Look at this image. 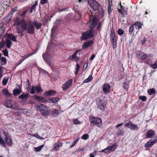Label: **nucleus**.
Here are the masks:
<instances>
[{"label": "nucleus", "instance_id": "nucleus-52", "mask_svg": "<svg viewBox=\"0 0 157 157\" xmlns=\"http://www.w3.org/2000/svg\"><path fill=\"white\" fill-rule=\"evenodd\" d=\"M8 81V79L6 78H4L2 80V84L3 86L6 85Z\"/></svg>", "mask_w": 157, "mask_h": 157}, {"label": "nucleus", "instance_id": "nucleus-25", "mask_svg": "<svg viewBox=\"0 0 157 157\" xmlns=\"http://www.w3.org/2000/svg\"><path fill=\"white\" fill-rule=\"evenodd\" d=\"M8 37L12 41L14 42H17L16 36H14L11 34H9L8 35Z\"/></svg>", "mask_w": 157, "mask_h": 157}, {"label": "nucleus", "instance_id": "nucleus-13", "mask_svg": "<svg viewBox=\"0 0 157 157\" xmlns=\"http://www.w3.org/2000/svg\"><path fill=\"white\" fill-rule=\"evenodd\" d=\"M56 93V92L53 90H51L46 91L44 93V95L45 96H53Z\"/></svg>", "mask_w": 157, "mask_h": 157}, {"label": "nucleus", "instance_id": "nucleus-37", "mask_svg": "<svg viewBox=\"0 0 157 157\" xmlns=\"http://www.w3.org/2000/svg\"><path fill=\"white\" fill-rule=\"evenodd\" d=\"M98 17L100 18H102L104 16V12L103 10L101 11H99L98 12Z\"/></svg>", "mask_w": 157, "mask_h": 157}, {"label": "nucleus", "instance_id": "nucleus-24", "mask_svg": "<svg viewBox=\"0 0 157 157\" xmlns=\"http://www.w3.org/2000/svg\"><path fill=\"white\" fill-rule=\"evenodd\" d=\"M110 40L113 44V48L114 49L116 48L117 44L116 38H110Z\"/></svg>", "mask_w": 157, "mask_h": 157}, {"label": "nucleus", "instance_id": "nucleus-63", "mask_svg": "<svg viewBox=\"0 0 157 157\" xmlns=\"http://www.w3.org/2000/svg\"><path fill=\"white\" fill-rule=\"evenodd\" d=\"M147 57V55L146 54H144L142 56L141 58L140 59L144 60L146 59Z\"/></svg>", "mask_w": 157, "mask_h": 157}, {"label": "nucleus", "instance_id": "nucleus-10", "mask_svg": "<svg viewBox=\"0 0 157 157\" xmlns=\"http://www.w3.org/2000/svg\"><path fill=\"white\" fill-rule=\"evenodd\" d=\"M33 98L35 100L40 102L46 103L48 101V100L45 99L43 97H40L36 95H34Z\"/></svg>", "mask_w": 157, "mask_h": 157}, {"label": "nucleus", "instance_id": "nucleus-41", "mask_svg": "<svg viewBox=\"0 0 157 157\" xmlns=\"http://www.w3.org/2000/svg\"><path fill=\"white\" fill-rule=\"evenodd\" d=\"M81 51V50H76L75 52L74 53V54L71 56L72 58L73 59H75V58L77 56V53L79 52H80Z\"/></svg>", "mask_w": 157, "mask_h": 157}, {"label": "nucleus", "instance_id": "nucleus-34", "mask_svg": "<svg viewBox=\"0 0 157 157\" xmlns=\"http://www.w3.org/2000/svg\"><path fill=\"white\" fill-rule=\"evenodd\" d=\"M35 90L38 93H41L42 92L43 90L40 86H37L35 87Z\"/></svg>", "mask_w": 157, "mask_h": 157}, {"label": "nucleus", "instance_id": "nucleus-2", "mask_svg": "<svg viewBox=\"0 0 157 157\" xmlns=\"http://www.w3.org/2000/svg\"><path fill=\"white\" fill-rule=\"evenodd\" d=\"M36 109L40 111L41 114L44 116H47L49 115L50 111L48 108L46 106H44L42 104H40L36 105Z\"/></svg>", "mask_w": 157, "mask_h": 157}, {"label": "nucleus", "instance_id": "nucleus-7", "mask_svg": "<svg viewBox=\"0 0 157 157\" xmlns=\"http://www.w3.org/2000/svg\"><path fill=\"white\" fill-rule=\"evenodd\" d=\"M72 83V79H70L66 81L65 83L63 85L62 87L63 91L67 90L71 85Z\"/></svg>", "mask_w": 157, "mask_h": 157}, {"label": "nucleus", "instance_id": "nucleus-3", "mask_svg": "<svg viewBox=\"0 0 157 157\" xmlns=\"http://www.w3.org/2000/svg\"><path fill=\"white\" fill-rule=\"evenodd\" d=\"M91 15H89L90 23H91L90 28V29H93L95 28L97 25L98 19L96 15H93L92 12H91Z\"/></svg>", "mask_w": 157, "mask_h": 157}, {"label": "nucleus", "instance_id": "nucleus-5", "mask_svg": "<svg viewBox=\"0 0 157 157\" xmlns=\"http://www.w3.org/2000/svg\"><path fill=\"white\" fill-rule=\"evenodd\" d=\"M88 3L90 8L94 11L98 10L99 8V4L95 0H88Z\"/></svg>", "mask_w": 157, "mask_h": 157}, {"label": "nucleus", "instance_id": "nucleus-22", "mask_svg": "<svg viewBox=\"0 0 157 157\" xmlns=\"http://www.w3.org/2000/svg\"><path fill=\"white\" fill-rule=\"evenodd\" d=\"M90 38L87 33L86 32H83L82 34V36L81 37V39L85 40L88 38Z\"/></svg>", "mask_w": 157, "mask_h": 157}, {"label": "nucleus", "instance_id": "nucleus-15", "mask_svg": "<svg viewBox=\"0 0 157 157\" xmlns=\"http://www.w3.org/2000/svg\"><path fill=\"white\" fill-rule=\"evenodd\" d=\"M32 24L33 26H34L36 27V29L37 30L40 29L42 25V24L41 23H39L36 21H34L33 22H32ZM33 27H34V26Z\"/></svg>", "mask_w": 157, "mask_h": 157}, {"label": "nucleus", "instance_id": "nucleus-28", "mask_svg": "<svg viewBox=\"0 0 157 157\" xmlns=\"http://www.w3.org/2000/svg\"><path fill=\"white\" fill-rule=\"evenodd\" d=\"M2 93L4 94L6 96L11 97L12 96L11 94H10L8 90L6 89H4L2 90Z\"/></svg>", "mask_w": 157, "mask_h": 157}, {"label": "nucleus", "instance_id": "nucleus-49", "mask_svg": "<svg viewBox=\"0 0 157 157\" xmlns=\"http://www.w3.org/2000/svg\"><path fill=\"white\" fill-rule=\"evenodd\" d=\"M139 99L143 101H144L147 100V97L144 96H140L139 97Z\"/></svg>", "mask_w": 157, "mask_h": 157}, {"label": "nucleus", "instance_id": "nucleus-32", "mask_svg": "<svg viewBox=\"0 0 157 157\" xmlns=\"http://www.w3.org/2000/svg\"><path fill=\"white\" fill-rule=\"evenodd\" d=\"M93 77L91 75H90L89 76V77L86 79H85L83 81V83H87L88 82H90L92 79Z\"/></svg>", "mask_w": 157, "mask_h": 157}, {"label": "nucleus", "instance_id": "nucleus-20", "mask_svg": "<svg viewBox=\"0 0 157 157\" xmlns=\"http://www.w3.org/2000/svg\"><path fill=\"white\" fill-rule=\"evenodd\" d=\"M60 98L59 97L52 98L48 99L50 102L53 103H56L58 102Z\"/></svg>", "mask_w": 157, "mask_h": 157}, {"label": "nucleus", "instance_id": "nucleus-4", "mask_svg": "<svg viewBox=\"0 0 157 157\" xmlns=\"http://www.w3.org/2000/svg\"><path fill=\"white\" fill-rule=\"evenodd\" d=\"M90 122L98 127L101 126L102 124V120L101 118L95 117L94 116H91L89 118Z\"/></svg>", "mask_w": 157, "mask_h": 157}, {"label": "nucleus", "instance_id": "nucleus-21", "mask_svg": "<svg viewBox=\"0 0 157 157\" xmlns=\"http://www.w3.org/2000/svg\"><path fill=\"white\" fill-rule=\"evenodd\" d=\"M21 92V90H19L18 89L15 88L13 91V94L14 96H16L20 94Z\"/></svg>", "mask_w": 157, "mask_h": 157}, {"label": "nucleus", "instance_id": "nucleus-45", "mask_svg": "<svg viewBox=\"0 0 157 157\" xmlns=\"http://www.w3.org/2000/svg\"><path fill=\"white\" fill-rule=\"evenodd\" d=\"M35 87H34L33 86H31V88L30 89V90L29 92L31 94H33L35 93Z\"/></svg>", "mask_w": 157, "mask_h": 157}, {"label": "nucleus", "instance_id": "nucleus-6", "mask_svg": "<svg viewBox=\"0 0 157 157\" xmlns=\"http://www.w3.org/2000/svg\"><path fill=\"white\" fill-rule=\"evenodd\" d=\"M96 104L98 108L102 111L105 110L106 103L104 101L98 98L96 101Z\"/></svg>", "mask_w": 157, "mask_h": 157}, {"label": "nucleus", "instance_id": "nucleus-11", "mask_svg": "<svg viewBox=\"0 0 157 157\" xmlns=\"http://www.w3.org/2000/svg\"><path fill=\"white\" fill-rule=\"evenodd\" d=\"M92 40H90L86 42H84L82 45V48L83 49L87 48L89 46H91L93 44Z\"/></svg>", "mask_w": 157, "mask_h": 157}, {"label": "nucleus", "instance_id": "nucleus-50", "mask_svg": "<svg viewBox=\"0 0 157 157\" xmlns=\"http://www.w3.org/2000/svg\"><path fill=\"white\" fill-rule=\"evenodd\" d=\"M11 103L10 101H7L5 102V105L7 107L9 108L11 105Z\"/></svg>", "mask_w": 157, "mask_h": 157}, {"label": "nucleus", "instance_id": "nucleus-27", "mask_svg": "<svg viewBox=\"0 0 157 157\" xmlns=\"http://www.w3.org/2000/svg\"><path fill=\"white\" fill-rule=\"evenodd\" d=\"M156 90L155 88L150 89L147 90V93L150 95L155 94L156 93Z\"/></svg>", "mask_w": 157, "mask_h": 157}, {"label": "nucleus", "instance_id": "nucleus-38", "mask_svg": "<svg viewBox=\"0 0 157 157\" xmlns=\"http://www.w3.org/2000/svg\"><path fill=\"white\" fill-rule=\"evenodd\" d=\"M102 23L101 22H99L97 25L96 29L97 31H100L101 29Z\"/></svg>", "mask_w": 157, "mask_h": 157}, {"label": "nucleus", "instance_id": "nucleus-39", "mask_svg": "<svg viewBox=\"0 0 157 157\" xmlns=\"http://www.w3.org/2000/svg\"><path fill=\"white\" fill-rule=\"evenodd\" d=\"M116 38L115 33L113 29L111 31L110 38Z\"/></svg>", "mask_w": 157, "mask_h": 157}, {"label": "nucleus", "instance_id": "nucleus-46", "mask_svg": "<svg viewBox=\"0 0 157 157\" xmlns=\"http://www.w3.org/2000/svg\"><path fill=\"white\" fill-rule=\"evenodd\" d=\"M47 3H48V0H41L40 2V6L41 5L43 6L44 4Z\"/></svg>", "mask_w": 157, "mask_h": 157}, {"label": "nucleus", "instance_id": "nucleus-51", "mask_svg": "<svg viewBox=\"0 0 157 157\" xmlns=\"http://www.w3.org/2000/svg\"><path fill=\"white\" fill-rule=\"evenodd\" d=\"M118 34L119 35H122L124 33V31L121 29H119L117 31Z\"/></svg>", "mask_w": 157, "mask_h": 157}, {"label": "nucleus", "instance_id": "nucleus-42", "mask_svg": "<svg viewBox=\"0 0 157 157\" xmlns=\"http://www.w3.org/2000/svg\"><path fill=\"white\" fill-rule=\"evenodd\" d=\"M132 124V123L130 121H129L125 124V126L131 129Z\"/></svg>", "mask_w": 157, "mask_h": 157}, {"label": "nucleus", "instance_id": "nucleus-12", "mask_svg": "<svg viewBox=\"0 0 157 157\" xmlns=\"http://www.w3.org/2000/svg\"><path fill=\"white\" fill-rule=\"evenodd\" d=\"M38 1L36 0L35 1L34 3L31 5L29 9V13H32L33 12H35L36 10V7L38 5Z\"/></svg>", "mask_w": 157, "mask_h": 157}, {"label": "nucleus", "instance_id": "nucleus-58", "mask_svg": "<svg viewBox=\"0 0 157 157\" xmlns=\"http://www.w3.org/2000/svg\"><path fill=\"white\" fill-rule=\"evenodd\" d=\"M150 67L152 68L153 69H155L157 68V66L156 65V63H155L154 64H150Z\"/></svg>", "mask_w": 157, "mask_h": 157}, {"label": "nucleus", "instance_id": "nucleus-31", "mask_svg": "<svg viewBox=\"0 0 157 157\" xmlns=\"http://www.w3.org/2000/svg\"><path fill=\"white\" fill-rule=\"evenodd\" d=\"M122 87L125 90L127 91L129 88V84L128 83L124 82L123 84Z\"/></svg>", "mask_w": 157, "mask_h": 157}, {"label": "nucleus", "instance_id": "nucleus-1", "mask_svg": "<svg viewBox=\"0 0 157 157\" xmlns=\"http://www.w3.org/2000/svg\"><path fill=\"white\" fill-rule=\"evenodd\" d=\"M29 9V7H24L19 13V16L14 19L13 22L14 25H20L23 31L26 30L28 34H32L35 33V28L33 25L32 21L25 20V18H27L26 14Z\"/></svg>", "mask_w": 157, "mask_h": 157}, {"label": "nucleus", "instance_id": "nucleus-8", "mask_svg": "<svg viewBox=\"0 0 157 157\" xmlns=\"http://www.w3.org/2000/svg\"><path fill=\"white\" fill-rule=\"evenodd\" d=\"M16 10H17L15 9H12L10 13L9 14L8 16L4 18V20H6L7 22H9L11 20L13 13L16 12Z\"/></svg>", "mask_w": 157, "mask_h": 157}, {"label": "nucleus", "instance_id": "nucleus-53", "mask_svg": "<svg viewBox=\"0 0 157 157\" xmlns=\"http://www.w3.org/2000/svg\"><path fill=\"white\" fill-rule=\"evenodd\" d=\"M99 152H104L105 153H107L109 152H110V151L109 150V149L108 148V147H107L106 148H105L104 149H103V150H102L101 151H99Z\"/></svg>", "mask_w": 157, "mask_h": 157}, {"label": "nucleus", "instance_id": "nucleus-54", "mask_svg": "<svg viewBox=\"0 0 157 157\" xmlns=\"http://www.w3.org/2000/svg\"><path fill=\"white\" fill-rule=\"evenodd\" d=\"M134 25H131L129 27V32L131 33H132L133 32L134 30Z\"/></svg>", "mask_w": 157, "mask_h": 157}, {"label": "nucleus", "instance_id": "nucleus-29", "mask_svg": "<svg viewBox=\"0 0 157 157\" xmlns=\"http://www.w3.org/2000/svg\"><path fill=\"white\" fill-rule=\"evenodd\" d=\"M6 47L8 48H10L12 44V42L8 39L6 41Z\"/></svg>", "mask_w": 157, "mask_h": 157}, {"label": "nucleus", "instance_id": "nucleus-47", "mask_svg": "<svg viewBox=\"0 0 157 157\" xmlns=\"http://www.w3.org/2000/svg\"><path fill=\"white\" fill-rule=\"evenodd\" d=\"M124 134V132L121 129H119L117 131V134L118 136H123Z\"/></svg>", "mask_w": 157, "mask_h": 157}, {"label": "nucleus", "instance_id": "nucleus-43", "mask_svg": "<svg viewBox=\"0 0 157 157\" xmlns=\"http://www.w3.org/2000/svg\"><path fill=\"white\" fill-rule=\"evenodd\" d=\"M0 144L2 146L4 147H6V145L5 141L2 139V138H0Z\"/></svg>", "mask_w": 157, "mask_h": 157}, {"label": "nucleus", "instance_id": "nucleus-55", "mask_svg": "<svg viewBox=\"0 0 157 157\" xmlns=\"http://www.w3.org/2000/svg\"><path fill=\"white\" fill-rule=\"evenodd\" d=\"M4 32V29L3 27L0 28V39L2 35Z\"/></svg>", "mask_w": 157, "mask_h": 157}, {"label": "nucleus", "instance_id": "nucleus-14", "mask_svg": "<svg viewBox=\"0 0 157 157\" xmlns=\"http://www.w3.org/2000/svg\"><path fill=\"white\" fill-rule=\"evenodd\" d=\"M50 114L53 117H56L59 115V113L58 110L55 109L52 110Z\"/></svg>", "mask_w": 157, "mask_h": 157}, {"label": "nucleus", "instance_id": "nucleus-30", "mask_svg": "<svg viewBox=\"0 0 157 157\" xmlns=\"http://www.w3.org/2000/svg\"><path fill=\"white\" fill-rule=\"evenodd\" d=\"M0 60L1 61V64L2 65H5L6 64V58L4 57H1Z\"/></svg>", "mask_w": 157, "mask_h": 157}, {"label": "nucleus", "instance_id": "nucleus-62", "mask_svg": "<svg viewBox=\"0 0 157 157\" xmlns=\"http://www.w3.org/2000/svg\"><path fill=\"white\" fill-rule=\"evenodd\" d=\"M26 84L28 87H30L31 84L29 82V79L27 80L26 82Z\"/></svg>", "mask_w": 157, "mask_h": 157}, {"label": "nucleus", "instance_id": "nucleus-33", "mask_svg": "<svg viewBox=\"0 0 157 157\" xmlns=\"http://www.w3.org/2000/svg\"><path fill=\"white\" fill-rule=\"evenodd\" d=\"M11 139V138H5V142L9 146H11L12 144V141Z\"/></svg>", "mask_w": 157, "mask_h": 157}, {"label": "nucleus", "instance_id": "nucleus-16", "mask_svg": "<svg viewBox=\"0 0 157 157\" xmlns=\"http://www.w3.org/2000/svg\"><path fill=\"white\" fill-rule=\"evenodd\" d=\"M120 3L121 10L118 9V11L123 16V17H124V15L126 14L127 12L125 10H124V7L121 5V2H120Z\"/></svg>", "mask_w": 157, "mask_h": 157}, {"label": "nucleus", "instance_id": "nucleus-60", "mask_svg": "<svg viewBox=\"0 0 157 157\" xmlns=\"http://www.w3.org/2000/svg\"><path fill=\"white\" fill-rule=\"evenodd\" d=\"M79 138H77V139L75 140L72 143L71 145L70 146V147H73L78 141Z\"/></svg>", "mask_w": 157, "mask_h": 157}, {"label": "nucleus", "instance_id": "nucleus-19", "mask_svg": "<svg viewBox=\"0 0 157 157\" xmlns=\"http://www.w3.org/2000/svg\"><path fill=\"white\" fill-rule=\"evenodd\" d=\"M155 133V132L153 130H150L148 131L147 132L146 137H152L154 136Z\"/></svg>", "mask_w": 157, "mask_h": 157}, {"label": "nucleus", "instance_id": "nucleus-36", "mask_svg": "<svg viewBox=\"0 0 157 157\" xmlns=\"http://www.w3.org/2000/svg\"><path fill=\"white\" fill-rule=\"evenodd\" d=\"M2 135L4 136V137H9L8 133L5 131H2V132H1L0 137H2Z\"/></svg>", "mask_w": 157, "mask_h": 157}, {"label": "nucleus", "instance_id": "nucleus-61", "mask_svg": "<svg viewBox=\"0 0 157 157\" xmlns=\"http://www.w3.org/2000/svg\"><path fill=\"white\" fill-rule=\"evenodd\" d=\"M146 41V39L145 37L144 38L143 40H141V43L142 45H144Z\"/></svg>", "mask_w": 157, "mask_h": 157}, {"label": "nucleus", "instance_id": "nucleus-40", "mask_svg": "<svg viewBox=\"0 0 157 157\" xmlns=\"http://www.w3.org/2000/svg\"><path fill=\"white\" fill-rule=\"evenodd\" d=\"M131 129L133 130H136L138 129V126L137 124H134L132 123Z\"/></svg>", "mask_w": 157, "mask_h": 157}, {"label": "nucleus", "instance_id": "nucleus-18", "mask_svg": "<svg viewBox=\"0 0 157 157\" xmlns=\"http://www.w3.org/2000/svg\"><path fill=\"white\" fill-rule=\"evenodd\" d=\"M134 26H135L136 28L139 30L140 29L142 28V26L143 25V23L142 22H140L139 21H136L135 22L134 24Z\"/></svg>", "mask_w": 157, "mask_h": 157}, {"label": "nucleus", "instance_id": "nucleus-26", "mask_svg": "<svg viewBox=\"0 0 157 157\" xmlns=\"http://www.w3.org/2000/svg\"><path fill=\"white\" fill-rule=\"evenodd\" d=\"M90 38H92L94 36V31L92 30H89L86 32Z\"/></svg>", "mask_w": 157, "mask_h": 157}, {"label": "nucleus", "instance_id": "nucleus-59", "mask_svg": "<svg viewBox=\"0 0 157 157\" xmlns=\"http://www.w3.org/2000/svg\"><path fill=\"white\" fill-rule=\"evenodd\" d=\"M36 53V52H33V53H31L29 54H28V55H27V56H26L25 58L24 59H25V60L27 58H28L29 57H30V56H33V55L35 54V53Z\"/></svg>", "mask_w": 157, "mask_h": 157}, {"label": "nucleus", "instance_id": "nucleus-23", "mask_svg": "<svg viewBox=\"0 0 157 157\" xmlns=\"http://www.w3.org/2000/svg\"><path fill=\"white\" fill-rule=\"evenodd\" d=\"M117 144L116 143H115L111 146H108V148L109 149V151H114L117 148Z\"/></svg>", "mask_w": 157, "mask_h": 157}, {"label": "nucleus", "instance_id": "nucleus-64", "mask_svg": "<svg viewBox=\"0 0 157 157\" xmlns=\"http://www.w3.org/2000/svg\"><path fill=\"white\" fill-rule=\"evenodd\" d=\"M96 154V153H92L90 155V157H94V156Z\"/></svg>", "mask_w": 157, "mask_h": 157}, {"label": "nucleus", "instance_id": "nucleus-56", "mask_svg": "<svg viewBox=\"0 0 157 157\" xmlns=\"http://www.w3.org/2000/svg\"><path fill=\"white\" fill-rule=\"evenodd\" d=\"M59 147L56 143L54 144V149L56 151H58L59 149Z\"/></svg>", "mask_w": 157, "mask_h": 157}, {"label": "nucleus", "instance_id": "nucleus-35", "mask_svg": "<svg viewBox=\"0 0 157 157\" xmlns=\"http://www.w3.org/2000/svg\"><path fill=\"white\" fill-rule=\"evenodd\" d=\"M143 53L142 51H140L138 52L136 54V57L138 59H141Z\"/></svg>", "mask_w": 157, "mask_h": 157}, {"label": "nucleus", "instance_id": "nucleus-44", "mask_svg": "<svg viewBox=\"0 0 157 157\" xmlns=\"http://www.w3.org/2000/svg\"><path fill=\"white\" fill-rule=\"evenodd\" d=\"M4 55L6 56H8V52L6 48L3 49L2 51Z\"/></svg>", "mask_w": 157, "mask_h": 157}, {"label": "nucleus", "instance_id": "nucleus-9", "mask_svg": "<svg viewBox=\"0 0 157 157\" xmlns=\"http://www.w3.org/2000/svg\"><path fill=\"white\" fill-rule=\"evenodd\" d=\"M110 86L108 84H105L103 86V90L106 94H108L110 91Z\"/></svg>", "mask_w": 157, "mask_h": 157}, {"label": "nucleus", "instance_id": "nucleus-17", "mask_svg": "<svg viewBox=\"0 0 157 157\" xmlns=\"http://www.w3.org/2000/svg\"><path fill=\"white\" fill-rule=\"evenodd\" d=\"M30 96V94L29 93L26 94H22L18 96V98L21 99H27Z\"/></svg>", "mask_w": 157, "mask_h": 157}, {"label": "nucleus", "instance_id": "nucleus-57", "mask_svg": "<svg viewBox=\"0 0 157 157\" xmlns=\"http://www.w3.org/2000/svg\"><path fill=\"white\" fill-rule=\"evenodd\" d=\"M108 4L109 5L108 7V13L110 14L111 11V6L110 5L109 2L108 3Z\"/></svg>", "mask_w": 157, "mask_h": 157}, {"label": "nucleus", "instance_id": "nucleus-48", "mask_svg": "<svg viewBox=\"0 0 157 157\" xmlns=\"http://www.w3.org/2000/svg\"><path fill=\"white\" fill-rule=\"evenodd\" d=\"M44 147V145H41L40 146L36 147L35 149V151H40V150L42 148Z\"/></svg>", "mask_w": 157, "mask_h": 157}]
</instances>
